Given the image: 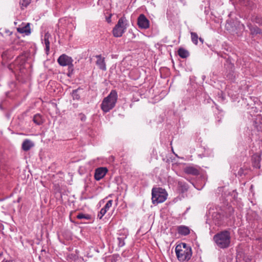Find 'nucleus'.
Masks as SVG:
<instances>
[{"instance_id":"nucleus-1","label":"nucleus","mask_w":262,"mask_h":262,"mask_svg":"<svg viewBox=\"0 0 262 262\" xmlns=\"http://www.w3.org/2000/svg\"><path fill=\"white\" fill-rule=\"evenodd\" d=\"M178 259L180 261L189 260L192 256L191 247L186 243L178 245L175 249Z\"/></svg>"},{"instance_id":"nucleus-18","label":"nucleus","mask_w":262,"mask_h":262,"mask_svg":"<svg viewBox=\"0 0 262 262\" xmlns=\"http://www.w3.org/2000/svg\"><path fill=\"white\" fill-rule=\"evenodd\" d=\"M33 121L36 124L38 125L43 123L42 116L39 114H36L34 116Z\"/></svg>"},{"instance_id":"nucleus-21","label":"nucleus","mask_w":262,"mask_h":262,"mask_svg":"<svg viewBox=\"0 0 262 262\" xmlns=\"http://www.w3.org/2000/svg\"><path fill=\"white\" fill-rule=\"evenodd\" d=\"M78 219L90 220L91 215L88 214H83L82 213H78L76 216Z\"/></svg>"},{"instance_id":"nucleus-4","label":"nucleus","mask_w":262,"mask_h":262,"mask_svg":"<svg viewBox=\"0 0 262 262\" xmlns=\"http://www.w3.org/2000/svg\"><path fill=\"white\" fill-rule=\"evenodd\" d=\"M151 200L154 204L164 202L167 199V193L164 189L154 187L151 190Z\"/></svg>"},{"instance_id":"nucleus-33","label":"nucleus","mask_w":262,"mask_h":262,"mask_svg":"<svg viewBox=\"0 0 262 262\" xmlns=\"http://www.w3.org/2000/svg\"><path fill=\"white\" fill-rule=\"evenodd\" d=\"M199 39L200 41L202 42V43H203L204 42V39L201 37H200Z\"/></svg>"},{"instance_id":"nucleus-36","label":"nucleus","mask_w":262,"mask_h":262,"mask_svg":"<svg viewBox=\"0 0 262 262\" xmlns=\"http://www.w3.org/2000/svg\"><path fill=\"white\" fill-rule=\"evenodd\" d=\"M2 256V253H0V257Z\"/></svg>"},{"instance_id":"nucleus-22","label":"nucleus","mask_w":262,"mask_h":262,"mask_svg":"<svg viewBox=\"0 0 262 262\" xmlns=\"http://www.w3.org/2000/svg\"><path fill=\"white\" fill-rule=\"evenodd\" d=\"M79 89L74 90L72 92V97L74 100H79L80 98L79 94L78 93Z\"/></svg>"},{"instance_id":"nucleus-24","label":"nucleus","mask_w":262,"mask_h":262,"mask_svg":"<svg viewBox=\"0 0 262 262\" xmlns=\"http://www.w3.org/2000/svg\"><path fill=\"white\" fill-rule=\"evenodd\" d=\"M125 237H118L117 240L118 241V246L120 247H122L125 245Z\"/></svg>"},{"instance_id":"nucleus-23","label":"nucleus","mask_w":262,"mask_h":262,"mask_svg":"<svg viewBox=\"0 0 262 262\" xmlns=\"http://www.w3.org/2000/svg\"><path fill=\"white\" fill-rule=\"evenodd\" d=\"M250 30L252 34H260L261 32L260 29L257 27H254L250 28Z\"/></svg>"},{"instance_id":"nucleus-10","label":"nucleus","mask_w":262,"mask_h":262,"mask_svg":"<svg viewBox=\"0 0 262 262\" xmlns=\"http://www.w3.org/2000/svg\"><path fill=\"white\" fill-rule=\"evenodd\" d=\"M107 169L106 167H101L95 169L94 178L97 181L102 179L107 172Z\"/></svg>"},{"instance_id":"nucleus-5","label":"nucleus","mask_w":262,"mask_h":262,"mask_svg":"<svg viewBox=\"0 0 262 262\" xmlns=\"http://www.w3.org/2000/svg\"><path fill=\"white\" fill-rule=\"evenodd\" d=\"M127 21L125 17L123 16L119 19L117 24L113 29V34L115 37H120L125 32L127 26Z\"/></svg>"},{"instance_id":"nucleus-26","label":"nucleus","mask_w":262,"mask_h":262,"mask_svg":"<svg viewBox=\"0 0 262 262\" xmlns=\"http://www.w3.org/2000/svg\"><path fill=\"white\" fill-rule=\"evenodd\" d=\"M113 204V200H109L107 201L106 204L105 205V206L103 207L105 210H106L107 211L109 210V209L112 207Z\"/></svg>"},{"instance_id":"nucleus-2","label":"nucleus","mask_w":262,"mask_h":262,"mask_svg":"<svg viewBox=\"0 0 262 262\" xmlns=\"http://www.w3.org/2000/svg\"><path fill=\"white\" fill-rule=\"evenodd\" d=\"M118 99L117 92L115 90L111 91L108 95L105 97L101 104V108L104 113H107L116 105Z\"/></svg>"},{"instance_id":"nucleus-30","label":"nucleus","mask_w":262,"mask_h":262,"mask_svg":"<svg viewBox=\"0 0 262 262\" xmlns=\"http://www.w3.org/2000/svg\"><path fill=\"white\" fill-rule=\"evenodd\" d=\"M1 262H13L12 260L4 259Z\"/></svg>"},{"instance_id":"nucleus-29","label":"nucleus","mask_w":262,"mask_h":262,"mask_svg":"<svg viewBox=\"0 0 262 262\" xmlns=\"http://www.w3.org/2000/svg\"><path fill=\"white\" fill-rule=\"evenodd\" d=\"M82 117L81 118V121H84L86 120V116L84 115H81Z\"/></svg>"},{"instance_id":"nucleus-20","label":"nucleus","mask_w":262,"mask_h":262,"mask_svg":"<svg viewBox=\"0 0 262 262\" xmlns=\"http://www.w3.org/2000/svg\"><path fill=\"white\" fill-rule=\"evenodd\" d=\"M191 39L192 42L195 45H198L199 37L198 34L195 32H191Z\"/></svg>"},{"instance_id":"nucleus-6","label":"nucleus","mask_w":262,"mask_h":262,"mask_svg":"<svg viewBox=\"0 0 262 262\" xmlns=\"http://www.w3.org/2000/svg\"><path fill=\"white\" fill-rule=\"evenodd\" d=\"M57 62L61 66H68L69 72H73L74 70L73 64V60L72 57L63 54L59 57L57 59Z\"/></svg>"},{"instance_id":"nucleus-11","label":"nucleus","mask_w":262,"mask_h":262,"mask_svg":"<svg viewBox=\"0 0 262 262\" xmlns=\"http://www.w3.org/2000/svg\"><path fill=\"white\" fill-rule=\"evenodd\" d=\"M96 57L97 58L96 61L97 66L100 69L103 71H105L106 68L104 58L102 57L101 55H96Z\"/></svg>"},{"instance_id":"nucleus-14","label":"nucleus","mask_w":262,"mask_h":262,"mask_svg":"<svg viewBox=\"0 0 262 262\" xmlns=\"http://www.w3.org/2000/svg\"><path fill=\"white\" fill-rule=\"evenodd\" d=\"M34 145V143L29 139H25L21 145V148L24 151L29 150Z\"/></svg>"},{"instance_id":"nucleus-15","label":"nucleus","mask_w":262,"mask_h":262,"mask_svg":"<svg viewBox=\"0 0 262 262\" xmlns=\"http://www.w3.org/2000/svg\"><path fill=\"white\" fill-rule=\"evenodd\" d=\"M184 171L187 174H192L193 176H198L200 173L199 170L192 166L186 167L184 169Z\"/></svg>"},{"instance_id":"nucleus-16","label":"nucleus","mask_w":262,"mask_h":262,"mask_svg":"<svg viewBox=\"0 0 262 262\" xmlns=\"http://www.w3.org/2000/svg\"><path fill=\"white\" fill-rule=\"evenodd\" d=\"M178 189L181 193H184L186 192L188 189L187 184L182 181L178 182Z\"/></svg>"},{"instance_id":"nucleus-37","label":"nucleus","mask_w":262,"mask_h":262,"mask_svg":"<svg viewBox=\"0 0 262 262\" xmlns=\"http://www.w3.org/2000/svg\"><path fill=\"white\" fill-rule=\"evenodd\" d=\"M3 199H0V201H3Z\"/></svg>"},{"instance_id":"nucleus-31","label":"nucleus","mask_w":262,"mask_h":262,"mask_svg":"<svg viewBox=\"0 0 262 262\" xmlns=\"http://www.w3.org/2000/svg\"><path fill=\"white\" fill-rule=\"evenodd\" d=\"M6 54H7V51L4 52L2 55V57L4 58L5 57V56H6Z\"/></svg>"},{"instance_id":"nucleus-12","label":"nucleus","mask_w":262,"mask_h":262,"mask_svg":"<svg viewBox=\"0 0 262 262\" xmlns=\"http://www.w3.org/2000/svg\"><path fill=\"white\" fill-rule=\"evenodd\" d=\"M178 233L183 236H186L190 233V229L188 227L184 225H180L177 227Z\"/></svg>"},{"instance_id":"nucleus-7","label":"nucleus","mask_w":262,"mask_h":262,"mask_svg":"<svg viewBox=\"0 0 262 262\" xmlns=\"http://www.w3.org/2000/svg\"><path fill=\"white\" fill-rule=\"evenodd\" d=\"M138 27L141 29H147L149 28V21L143 14H141L137 19Z\"/></svg>"},{"instance_id":"nucleus-8","label":"nucleus","mask_w":262,"mask_h":262,"mask_svg":"<svg viewBox=\"0 0 262 262\" xmlns=\"http://www.w3.org/2000/svg\"><path fill=\"white\" fill-rule=\"evenodd\" d=\"M17 31L20 34H25L26 35H29L31 33L30 24L29 23H22L16 28Z\"/></svg>"},{"instance_id":"nucleus-19","label":"nucleus","mask_w":262,"mask_h":262,"mask_svg":"<svg viewBox=\"0 0 262 262\" xmlns=\"http://www.w3.org/2000/svg\"><path fill=\"white\" fill-rule=\"evenodd\" d=\"M31 3V0H19L20 9L24 10Z\"/></svg>"},{"instance_id":"nucleus-25","label":"nucleus","mask_w":262,"mask_h":262,"mask_svg":"<svg viewBox=\"0 0 262 262\" xmlns=\"http://www.w3.org/2000/svg\"><path fill=\"white\" fill-rule=\"evenodd\" d=\"M107 211L104 209V208L103 207L100 211V212L98 213L97 215L98 218L99 219H101L102 217L105 214Z\"/></svg>"},{"instance_id":"nucleus-28","label":"nucleus","mask_w":262,"mask_h":262,"mask_svg":"<svg viewBox=\"0 0 262 262\" xmlns=\"http://www.w3.org/2000/svg\"><path fill=\"white\" fill-rule=\"evenodd\" d=\"M2 155L0 152V172H1V170L3 169V165H2Z\"/></svg>"},{"instance_id":"nucleus-35","label":"nucleus","mask_w":262,"mask_h":262,"mask_svg":"<svg viewBox=\"0 0 262 262\" xmlns=\"http://www.w3.org/2000/svg\"><path fill=\"white\" fill-rule=\"evenodd\" d=\"M229 64H230V68H231V69L234 67L233 64H232V63H230Z\"/></svg>"},{"instance_id":"nucleus-27","label":"nucleus","mask_w":262,"mask_h":262,"mask_svg":"<svg viewBox=\"0 0 262 262\" xmlns=\"http://www.w3.org/2000/svg\"><path fill=\"white\" fill-rule=\"evenodd\" d=\"M118 257H119L118 255H113L111 258V261L112 262H116Z\"/></svg>"},{"instance_id":"nucleus-9","label":"nucleus","mask_w":262,"mask_h":262,"mask_svg":"<svg viewBox=\"0 0 262 262\" xmlns=\"http://www.w3.org/2000/svg\"><path fill=\"white\" fill-rule=\"evenodd\" d=\"M252 131L253 132L262 133V117H256L253 121V128Z\"/></svg>"},{"instance_id":"nucleus-3","label":"nucleus","mask_w":262,"mask_h":262,"mask_svg":"<svg viewBox=\"0 0 262 262\" xmlns=\"http://www.w3.org/2000/svg\"><path fill=\"white\" fill-rule=\"evenodd\" d=\"M231 240L230 233L224 230L217 233L213 236V241L220 248L225 249L230 246Z\"/></svg>"},{"instance_id":"nucleus-32","label":"nucleus","mask_w":262,"mask_h":262,"mask_svg":"<svg viewBox=\"0 0 262 262\" xmlns=\"http://www.w3.org/2000/svg\"><path fill=\"white\" fill-rule=\"evenodd\" d=\"M254 166L256 167H258V168H259L260 167V166L259 165V163H255L254 164Z\"/></svg>"},{"instance_id":"nucleus-34","label":"nucleus","mask_w":262,"mask_h":262,"mask_svg":"<svg viewBox=\"0 0 262 262\" xmlns=\"http://www.w3.org/2000/svg\"><path fill=\"white\" fill-rule=\"evenodd\" d=\"M257 132H253L252 133V134H253V133H255L256 135H259V134H260L259 133H257V134L256 133Z\"/></svg>"},{"instance_id":"nucleus-13","label":"nucleus","mask_w":262,"mask_h":262,"mask_svg":"<svg viewBox=\"0 0 262 262\" xmlns=\"http://www.w3.org/2000/svg\"><path fill=\"white\" fill-rule=\"evenodd\" d=\"M51 37V35L49 33L47 32L45 33L43 38L42 39V42H43L45 45V51L47 55L49 54V52L50 51V41L49 38Z\"/></svg>"},{"instance_id":"nucleus-17","label":"nucleus","mask_w":262,"mask_h":262,"mask_svg":"<svg viewBox=\"0 0 262 262\" xmlns=\"http://www.w3.org/2000/svg\"><path fill=\"white\" fill-rule=\"evenodd\" d=\"M178 54L182 58H185L189 56V52L186 49L181 48L178 51Z\"/></svg>"}]
</instances>
